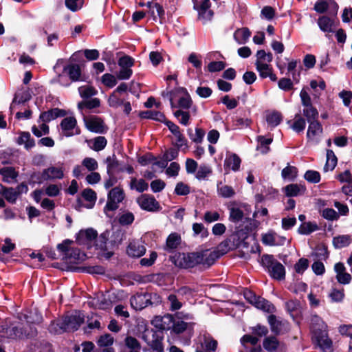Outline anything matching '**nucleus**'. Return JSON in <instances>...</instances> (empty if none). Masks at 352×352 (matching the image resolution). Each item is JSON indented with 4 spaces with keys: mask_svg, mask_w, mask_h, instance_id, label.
Masks as SVG:
<instances>
[{
    "mask_svg": "<svg viewBox=\"0 0 352 352\" xmlns=\"http://www.w3.org/2000/svg\"><path fill=\"white\" fill-rule=\"evenodd\" d=\"M318 230H319V227L316 222L308 221L300 225L298 232L302 235H309Z\"/></svg>",
    "mask_w": 352,
    "mask_h": 352,
    "instance_id": "nucleus-33",
    "label": "nucleus"
},
{
    "mask_svg": "<svg viewBox=\"0 0 352 352\" xmlns=\"http://www.w3.org/2000/svg\"><path fill=\"white\" fill-rule=\"evenodd\" d=\"M98 237V232L92 228L81 229L76 234V242L80 245H90Z\"/></svg>",
    "mask_w": 352,
    "mask_h": 352,
    "instance_id": "nucleus-6",
    "label": "nucleus"
},
{
    "mask_svg": "<svg viewBox=\"0 0 352 352\" xmlns=\"http://www.w3.org/2000/svg\"><path fill=\"white\" fill-rule=\"evenodd\" d=\"M66 114L67 112L64 109L53 108L48 111L41 113L39 116V120L43 122L47 123L57 118L64 117L66 116Z\"/></svg>",
    "mask_w": 352,
    "mask_h": 352,
    "instance_id": "nucleus-13",
    "label": "nucleus"
},
{
    "mask_svg": "<svg viewBox=\"0 0 352 352\" xmlns=\"http://www.w3.org/2000/svg\"><path fill=\"white\" fill-rule=\"evenodd\" d=\"M165 125L168 128L170 131L177 138V144H183L187 146V140L181 133L179 127L170 120L165 122Z\"/></svg>",
    "mask_w": 352,
    "mask_h": 352,
    "instance_id": "nucleus-23",
    "label": "nucleus"
},
{
    "mask_svg": "<svg viewBox=\"0 0 352 352\" xmlns=\"http://www.w3.org/2000/svg\"><path fill=\"white\" fill-rule=\"evenodd\" d=\"M309 267V260L300 258L294 265V270L296 273L302 274Z\"/></svg>",
    "mask_w": 352,
    "mask_h": 352,
    "instance_id": "nucleus-63",
    "label": "nucleus"
},
{
    "mask_svg": "<svg viewBox=\"0 0 352 352\" xmlns=\"http://www.w3.org/2000/svg\"><path fill=\"white\" fill-rule=\"evenodd\" d=\"M261 265L266 270L270 276L277 280L285 278V268L272 254H265L261 257Z\"/></svg>",
    "mask_w": 352,
    "mask_h": 352,
    "instance_id": "nucleus-3",
    "label": "nucleus"
},
{
    "mask_svg": "<svg viewBox=\"0 0 352 352\" xmlns=\"http://www.w3.org/2000/svg\"><path fill=\"white\" fill-rule=\"evenodd\" d=\"M315 340L317 346L323 352H332V340L328 338L327 333H324V332L322 331H320L319 332H316Z\"/></svg>",
    "mask_w": 352,
    "mask_h": 352,
    "instance_id": "nucleus-12",
    "label": "nucleus"
},
{
    "mask_svg": "<svg viewBox=\"0 0 352 352\" xmlns=\"http://www.w3.org/2000/svg\"><path fill=\"white\" fill-rule=\"evenodd\" d=\"M283 190L286 197H293L304 195L307 188L305 184H290L285 186Z\"/></svg>",
    "mask_w": 352,
    "mask_h": 352,
    "instance_id": "nucleus-14",
    "label": "nucleus"
},
{
    "mask_svg": "<svg viewBox=\"0 0 352 352\" xmlns=\"http://www.w3.org/2000/svg\"><path fill=\"white\" fill-rule=\"evenodd\" d=\"M156 161H157V157L151 152H147L144 155L138 157V162L142 166H146L152 162L153 164Z\"/></svg>",
    "mask_w": 352,
    "mask_h": 352,
    "instance_id": "nucleus-56",
    "label": "nucleus"
},
{
    "mask_svg": "<svg viewBox=\"0 0 352 352\" xmlns=\"http://www.w3.org/2000/svg\"><path fill=\"white\" fill-rule=\"evenodd\" d=\"M48 331L50 333L53 334H61L62 333L65 332L63 330L62 320L51 321L48 327Z\"/></svg>",
    "mask_w": 352,
    "mask_h": 352,
    "instance_id": "nucleus-48",
    "label": "nucleus"
},
{
    "mask_svg": "<svg viewBox=\"0 0 352 352\" xmlns=\"http://www.w3.org/2000/svg\"><path fill=\"white\" fill-rule=\"evenodd\" d=\"M81 98L84 100L89 99L97 94V90L92 86H81L78 88Z\"/></svg>",
    "mask_w": 352,
    "mask_h": 352,
    "instance_id": "nucleus-42",
    "label": "nucleus"
},
{
    "mask_svg": "<svg viewBox=\"0 0 352 352\" xmlns=\"http://www.w3.org/2000/svg\"><path fill=\"white\" fill-rule=\"evenodd\" d=\"M309 126L307 132V138L311 139L318 133H322L323 128L321 123L316 120L308 121Z\"/></svg>",
    "mask_w": 352,
    "mask_h": 352,
    "instance_id": "nucleus-29",
    "label": "nucleus"
},
{
    "mask_svg": "<svg viewBox=\"0 0 352 352\" xmlns=\"http://www.w3.org/2000/svg\"><path fill=\"white\" fill-rule=\"evenodd\" d=\"M93 146L91 148L97 152L103 150L107 144V140L104 136H98L93 140Z\"/></svg>",
    "mask_w": 352,
    "mask_h": 352,
    "instance_id": "nucleus-50",
    "label": "nucleus"
},
{
    "mask_svg": "<svg viewBox=\"0 0 352 352\" xmlns=\"http://www.w3.org/2000/svg\"><path fill=\"white\" fill-rule=\"evenodd\" d=\"M164 320H168V324H170L173 322V316L170 314H166L163 317L157 316L154 318V319L151 321V324L157 329H158L161 333L166 329H169L170 327H166L164 324H163V321Z\"/></svg>",
    "mask_w": 352,
    "mask_h": 352,
    "instance_id": "nucleus-22",
    "label": "nucleus"
},
{
    "mask_svg": "<svg viewBox=\"0 0 352 352\" xmlns=\"http://www.w3.org/2000/svg\"><path fill=\"white\" fill-rule=\"evenodd\" d=\"M318 25L320 29L324 32H333V26L334 25V19L328 16H320L318 19Z\"/></svg>",
    "mask_w": 352,
    "mask_h": 352,
    "instance_id": "nucleus-26",
    "label": "nucleus"
},
{
    "mask_svg": "<svg viewBox=\"0 0 352 352\" xmlns=\"http://www.w3.org/2000/svg\"><path fill=\"white\" fill-rule=\"evenodd\" d=\"M124 344L127 348L131 349V351H138L141 349L140 342L135 337L131 336H127L125 338Z\"/></svg>",
    "mask_w": 352,
    "mask_h": 352,
    "instance_id": "nucleus-51",
    "label": "nucleus"
},
{
    "mask_svg": "<svg viewBox=\"0 0 352 352\" xmlns=\"http://www.w3.org/2000/svg\"><path fill=\"white\" fill-rule=\"evenodd\" d=\"M313 255L320 260L326 261L329 255L327 245L323 243L317 245Z\"/></svg>",
    "mask_w": 352,
    "mask_h": 352,
    "instance_id": "nucleus-36",
    "label": "nucleus"
},
{
    "mask_svg": "<svg viewBox=\"0 0 352 352\" xmlns=\"http://www.w3.org/2000/svg\"><path fill=\"white\" fill-rule=\"evenodd\" d=\"M177 148H169L166 150L163 155L160 157L161 160L156 161L153 165L157 166L161 168H166L168 162L175 160L179 156V148L183 146V144H176Z\"/></svg>",
    "mask_w": 352,
    "mask_h": 352,
    "instance_id": "nucleus-7",
    "label": "nucleus"
},
{
    "mask_svg": "<svg viewBox=\"0 0 352 352\" xmlns=\"http://www.w3.org/2000/svg\"><path fill=\"white\" fill-rule=\"evenodd\" d=\"M304 178L309 183L317 184L320 182L321 177L319 172L313 170H308L305 172Z\"/></svg>",
    "mask_w": 352,
    "mask_h": 352,
    "instance_id": "nucleus-49",
    "label": "nucleus"
},
{
    "mask_svg": "<svg viewBox=\"0 0 352 352\" xmlns=\"http://www.w3.org/2000/svg\"><path fill=\"white\" fill-rule=\"evenodd\" d=\"M255 66L256 70L259 73L260 77L263 79L267 78L270 74V71L272 70V66L267 63L256 62Z\"/></svg>",
    "mask_w": 352,
    "mask_h": 352,
    "instance_id": "nucleus-45",
    "label": "nucleus"
},
{
    "mask_svg": "<svg viewBox=\"0 0 352 352\" xmlns=\"http://www.w3.org/2000/svg\"><path fill=\"white\" fill-rule=\"evenodd\" d=\"M197 11L198 12V19L203 21V24L211 21L214 15V12L210 8L199 9Z\"/></svg>",
    "mask_w": 352,
    "mask_h": 352,
    "instance_id": "nucleus-46",
    "label": "nucleus"
},
{
    "mask_svg": "<svg viewBox=\"0 0 352 352\" xmlns=\"http://www.w3.org/2000/svg\"><path fill=\"white\" fill-rule=\"evenodd\" d=\"M212 170L210 166L203 164L199 166V168L196 173L195 177L198 180L205 179L206 177L208 175L212 174Z\"/></svg>",
    "mask_w": 352,
    "mask_h": 352,
    "instance_id": "nucleus-61",
    "label": "nucleus"
},
{
    "mask_svg": "<svg viewBox=\"0 0 352 352\" xmlns=\"http://www.w3.org/2000/svg\"><path fill=\"white\" fill-rule=\"evenodd\" d=\"M267 321L270 326L271 331L276 335L283 334L289 331V323L286 320H278L274 314L267 317Z\"/></svg>",
    "mask_w": 352,
    "mask_h": 352,
    "instance_id": "nucleus-8",
    "label": "nucleus"
},
{
    "mask_svg": "<svg viewBox=\"0 0 352 352\" xmlns=\"http://www.w3.org/2000/svg\"><path fill=\"white\" fill-rule=\"evenodd\" d=\"M221 182L217 184V192L219 196L223 198H230L235 195V191L230 186L225 185L220 186Z\"/></svg>",
    "mask_w": 352,
    "mask_h": 352,
    "instance_id": "nucleus-37",
    "label": "nucleus"
},
{
    "mask_svg": "<svg viewBox=\"0 0 352 352\" xmlns=\"http://www.w3.org/2000/svg\"><path fill=\"white\" fill-rule=\"evenodd\" d=\"M19 136L17 138L16 142L19 145H23L24 148L27 151L30 150L35 146V140L31 137L28 131H19Z\"/></svg>",
    "mask_w": 352,
    "mask_h": 352,
    "instance_id": "nucleus-16",
    "label": "nucleus"
},
{
    "mask_svg": "<svg viewBox=\"0 0 352 352\" xmlns=\"http://www.w3.org/2000/svg\"><path fill=\"white\" fill-rule=\"evenodd\" d=\"M279 342L276 338L274 336L267 337L264 339L263 346L264 349L268 351H273L277 349Z\"/></svg>",
    "mask_w": 352,
    "mask_h": 352,
    "instance_id": "nucleus-41",
    "label": "nucleus"
},
{
    "mask_svg": "<svg viewBox=\"0 0 352 352\" xmlns=\"http://www.w3.org/2000/svg\"><path fill=\"white\" fill-rule=\"evenodd\" d=\"M169 260L178 268L188 270L200 265L202 255L197 252H177Z\"/></svg>",
    "mask_w": 352,
    "mask_h": 352,
    "instance_id": "nucleus-2",
    "label": "nucleus"
},
{
    "mask_svg": "<svg viewBox=\"0 0 352 352\" xmlns=\"http://www.w3.org/2000/svg\"><path fill=\"white\" fill-rule=\"evenodd\" d=\"M318 114L317 109L314 105L305 107L302 109V115L307 122L318 119Z\"/></svg>",
    "mask_w": 352,
    "mask_h": 352,
    "instance_id": "nucleus-39",
    "label": "nucleus"
},
{
    "mask_svg": "<svg viewBox=\"0 0 352 352\" xmlns=\"http://www.w3.org/2000/svg\"><path fill=\"white\" fill-rule=\"evenodd\" d=\"M32 98L31 94L30 92V90H25L23 91L20 96L17 95L16 94L14 95V97L12 100V102L10 107V109L12 110V104L14 103L17 104H23L29 100H30Z\"/></svg>",
    "mask_w": 352,
    "mask_h": 352,
    "instance_id": "nucleus-38",
    "label": "nucleus"
},
{
    "mask_svg": "<svg viewBox=\"0 0 352 352\" xmlns=\"http://www.w3.org/2000/svg\"><path fill=\"white\" fill-rule=\"evenodd\" d=\"M81 195L85 199V201L91 202L92 204L91 206H89L88 208H92L97 199L96 192L91 188H87L82 191Z\"/></svg>",
    "mask_w": 352,
    "mask_h": 352,
    "instance_id": "nucleus-47",
    "label": "nucleus"
},
{
    "mask_svg": "<svg viewBox=\"0 0 352 352\" xmlns=\"http://www.w3.org/2000/svg\"><path fill=\"white\" fill-rule=\"evenodd\" d=\"M140 207L148 212L159 211L162 208L155 197L149 194H143L137 199Z\"/></svg>",
    "mask_w": 352,
    "mask_h": 352,
    "instance_id": "nucleus-5",
    "label": "nucleus"
},
{
    "mask_svg": "<svg viewBox=\"0 0 352 352\" xmlns=\"http://www.w3.org/2000/svg\"><path fill=\"white\" fill-rule=\"evenodd\" d=\"M241 160L236 153H229L224 161V168L232 169L233 171H237L240 168Z\"/></svg>",
    "mask_w": 352,
    "mask_h": 352,
    "instance_id": "nucleus-19",
    "label": "nucleus"
},
{
    "mask_svg": "<svg viewBox=\"0 0 352 352\" xmlns=\"http://www.w3.org/2000/svg\"><path fill=\"white\" fill-rule=\"evenodd\" d=\"M256 308L265 312L272 314L276 311L275 306L269 300L258 296L253 305Z\"/></svg>",
    "mask_w": 352,
    "mask_h": 352,
    "instance_id": "nucleus-24",
    "label": "nucleus"
},
{
    "mask_svg": "<svg viewBox=\"0 0 352 352\" xmlns=\"http://www.w3.org/2000/svg\"><path fill=\"white\" fill-rule=\"evenodd\" d=\"M235 205L236 201H232L230 202V206H228L230 210L229 220L232 223H236L242 221L244 217V213L240 208L232 206Z\"/></svg>",
    "mask_w": 352,
    "mask_h": 352,
    "instance_id": "nucleus-28",
    "label": "nucleus"
},
{
    "mask_svg": "<svg viewBox=\"0 0 352 352\" xmlns=\"http://www.w3.org/2000/svg\"><path fill=\"white\" fill-rule=\"evenodd\" d=\"M1 186L3 189V194L6 199L11 204L15 203L16 200L18 197L16 191L12 188H6L3 186Z\"/></svg>",
    "mask_w": 352,
    "mask_h": 352,
    "instance_id": "nucleus-54",
    "label": "nucleus"
},
{
    "mask_svg": "<svg viewBox=\"0 0 352 352\" xmlns=\"http://www.w3.org/2000/svg\"><path fill=\"white\" fill-rule=\"evenodd\" d=\"M199 252L202 255V261L200 265L201 264L207 268L211 267L220 257V254L217 251L208 252V250H206L199 251Z\"/></svg>",
    "mask_w": 352,
    "mask_h": 352,
    "instance_id": "nucleus-18",
    "label": "nucleus"
},
{
    "mask_svg": "<svg viewBox=\"0 0 352 352\" xmlns=\"http://www.w3.org/2000/svg\"><path fill=\"white\" fill-rule=\"evenodd\" d=\"M0 175H1L3 178H10L15 179L19 176V173L16 171L14 167L10 166L1 168Z\"/></svg>",
    "mask_w": 352,
    "mask_h": 352,
    "instance_id": "nucleus-60",
    "label": "nucleus"
},
{
    "mask_svg": "<svg viewBox=\"0 0 352 352\" xmlns=\"http://www.w3.org/2000/svg\"><path fill=\"white\" fill-rule=\"evenodd\" d=\"M283 119L282 113L278 111H273L266 116V122L272 129L279 125Z\"/></svg>",
    "mask_w": 352,
    "mask_h": 352,
    "instance_id": "nucleus-30",
    "label": "nucleus"
},
{
    "mask_svg": "<svg viewBox=\"0 0 352 352\" xmlns=\"http://www.w3.org/2000/svg\"><path fill=\"white\" fill-rule=\"evenodd\" d=\"M36 177V182L38 184H42L45 181L52 180V176H50V170L47 168L44 169L42 173L40 174L39 173H34L31 175V178Z\"/></svg>",
    "mask_w": 352,
    "mask_h": 352,
    "instance_id": "nucleus-55",
    "label": "nucleus"
},
{
    "mask_svg": "<svg viewBox=\"0 0 352 352\" xmlns=\"http://www.w3.org/2000/svg\"><path fill=\"white\" fill-rule=\"evenodd\" d=\"M298 170L296 166L288 165L282 170L281 176L284 179L294 182L298 176Z\"/></svg>",
    "mask_w": 352,
    "mask_h": 352,
    "instance_id": "nucleus-35",
    "label": "nucleus"
},
{
    "mask_svg": "<svg viewBox=\"0 0 352 352\" xmlns=\"http://www.w3.org/2000/svg\"><path fill=\"white\" fill-rule=\"evenodd\" d=\"M65 6L72 12L80 10L84 4V0H65Z\"/></svg>",
    "mask_w": 352,
    "mask_h": 352,
    "instance_id": "nucleus-62",
    "label": "nucleus"
},
{
    "mask_svg": "<svg viewBox=\"0 0 352 352\" xmlns=\"http://www.w3.org/2000/svg\"><path fill=\"white\" fill-rule=\"evenodd\" d=\"M63 73L67 74L72 82L83 81L82 70L78 64L70 63L63 67Z\"/></svg>",
    "mask_w": 352,
    "mask_h": 352,
    "instance_id": "nucleus-11",
    "label": "nucleus"
},
{
    "mask_svg": "<svg viewBox=\"0 0 352 352\" xmlns=\"http://www.w3.org/2000/svg\"><path fill=\"white\" fill-rule=\"evenodd\" d=\"M77 125V120L73 116L66 117L61 120L60 124L64 135L67 137L73 135V133L69 132L73 130Z\"/></svg>",
    "mask_w": 352,
    "mask_h": 352,
    "instance_id": "nucleus-21",
    "label": "nucleus"
},
{
    "mask_svg": "<svg viewBox=\"0 0 352 352\" xmlns=\"http://www.w3.org/2000/svg\"><path fill=\"white\" fill-rule=\"evenodd\" d=\"M61 320L63 330L65 332H74L77 331L80 325L84 323L85 316L80 311H76L74 314L63 315Z\"/></svg>",
    "mask_w": 352,
    "mask_h": 352,
    "instance_id": "nucleus-4",
    "label": "nucleus"
},
{
    "mask_svg": "<svg viewBox=\"0 0 352 352\" xmlns=\"http://www.w3.org/2000/svg\"><path fill=\"white\" fill-rule=\"evenodd\" d=\"M306 126V120L299 113L295 115V121L292 125V128L297 133L303 131Z\"/></svg>",
    "mask_w": 352,
    "mask_h": 352,
    "instance_id": "nucleus-43",
    "label": "nucleus"
},
{
    "mask_svg": "<svg viewBox=\"0 0 352 352\" xmlns=\"http://www.w3.org/2000/svg\"><path fill=\"white\" fill-rule=\"evenodd\" d=\"M331 0H318L314 5V10L320 14H323L329 9Z\"/></svg>",
    "mask_w": 352,
    "mask_h": 352,
    "instance_id": "nucleus-58",
    "label": "nucleus"
},
{
    "mask_svg": "<svg viewBox=\"0 0 352 352\" xmlns=\"http://www.w3.org/2000/svg\"><path fill=\"white\" fill-rule=\"evenodd\" d=\"M278 88L284 91L294 89V82L289 78H281L278 82Z\"/></svg>",
    "mask_w": 352,
    "mask_h": 352,
    "instance_id": "nucleus-59",
    "label": "nucleus"
},
{
    "mask_svg": "<svg viewBox=\"0 0 352 352\" xmlns=\"http://www.w3.org/2000/svg\"><path fill=\"white\" fill-rule=\"evenodd\" d=\"M146 252V248L138 241H133L129 243L126 248V253L131 257H141Z\"/></svg>",
    "mask_w": 352,
    "mask_h": 352,
    "instance_id": "nucleus-17",
    "label": "nucleus"
},
{
    "mask_svg": "<svg viewBox=\"0 0 352 352\" xmlns=\"http://www.w3.org/2000/svg\"><path fill=\"white\" fill-rule=\"evenodd\" d=\"M149 294H136L130 299L131 307L135 310H142L146 307V302L148 300Z\"/></svg>",
    "mask_w": 352,
    "mask_h": 352,
    "instance_id": "nucleus-15",
    "label": "nucleus"
},
{
    "mask_svg": "<svg viewBox=\"0 0 352 352\" xmlns=\"http://www.w3.org/2000/svg\"><path fill=\"white\" fill-rule=\"evenodd\" d=\"M338 164V158L331 149H327V160L324 166V171L327 172L330 168L333 170Z\"/></svg>",
    "mask_w": 352,
    "mask_h": 352,
    "instance_id": "nucleus-34",
    "label": "nucleus"
},
{
    "mask_svg": "<svg viewBox=\"0 0 352 352\" xmlns=\"http://www.w3.org/2000/svg\"><path fill=\"white\" fill-rule=\"evenodd\" d=\"M100 105V100L98 98H89L83 100L78 103V109L80 111H82L86 109L91 110L99 107Z\"/></svg>",
    "mask_w": 352,
    "mask_h": 352,
    "instance_id": "nucleus-31",
    "label": "nucleus"
},
{
    "mask_svg": "<svg viewBox=\"0 0 352 352\" xmlns=\"http://www.w3.org/2000/svg\"><path fill=\"white\" fill-rule=\"evenodd\" d=\"M84 122L86 128L93 133H104L105 132V129L107 128L105 126L103 120L96 116H92L89 118L85 117Z\"/></svg>",
    "mask_w": 352,
    "mask_h": 352,
    "instance_id": "nucleus-9",
    "label": "nucleus"
},
{
    "mask_svg": "<svg viewBox=\"0 0 352 352\" xmlns=\"http://www.w3.org/2000/svg\"><path fill=\"white\" fill-rule=\"evenodd\" d=\"M135 60L129 55H124L118 59V64L122 68H131L134 65Z\"/></svg>",
    "mask_w": 352,
    "mask_h": 352,
    "instance_id": "nucleus-64",
    "label": "nucleus"
},
{
    "mask_svg": "<svg viewBox=\"0 0 352 352\" xmlns=\"http://www.w3.org/2000/svg\"><path fill=\"white\" fill-rule=\"evenodd\" d=\"M352 243V236L349 234H343L334 236L332 243L336 249H341L349 246Z\"/></svg>",
    "mask_w": 352,
    "mask_h": 352,
    "instance_id": "nucleus-25",
    "label": "nucleus"
},
{
    "mask_svg": "<svg viewBox=\"0 0 352 352\" xmlns=\"http://www.w3.org/2000/svg\"><path fill=\"white\" fill-rule=\"evenodd\" d=\"M109 232L108 230L102 232L99 236L95 239L96 249L102 251V256L106 259H109L113 256L114 252L113 251H108L107 241L109 240Z\"/></svg>",
    "mask_w": 352,
    "mask_h": 352,
    "instance_id": "nucleus-10",
    "label": "nucleus"
},
{
    "mask_svg": "<svg viewBox=\"0 0 352 352\" xmlns=\"http://www.w3.org/2000/svg\"><path fill=\"white\" fill-rule=\"evenodd\" d=\"M124 197L125 195L124 190L119 187L112 188L108 193V198H111V199L118 202H122Z\"/></svg>",
    "mask_w": 352,
    "mask_h": 352,
    "instance_id": "nucleus-44",
    "label": "nucleus"
},
{
    "mask_svg": "<svg viewBox=\"0 0 352 352\" xmlns=\"http://www.w3.org/2000/svg\"><path fill=\"white\" fill-rule=\"evenodd\" d=\"M101 81L104 86L109 88H113L118 82L116 78L113 74L109 73L102 75Z\"/></svg>",
    "mask_w": 352,
    "mask_h": 352,
    "instance_id": "nucleus-57",
    "label": "nucleus"
},
{
    "mask_svg": "<svg viewBox=\"0 0 352 352\" xmlns=\"http://www.w3.org/2000/svg\"><path fill=\"white\" fill-rule=\"evenodd\" d=\"M130 187L131 189L135 188L139 192H143L148 190V184L143 179H140L138 181L136 178H132Z\"/></svg>",
    "mask_w": 352,
    "mask_h": 352,
    "instance_id": "nucleus-40",
    "label": "nucleus"
},
{
    "mask_svg": "<svg viewBox=\"0 0 352 352\" xmlns=\"http://www.w3.org/2000/svg\"><path fill=\"white\" fill-rule=\"evenodd\" d=\"M251 36V32L248 28L237 29L234 33V38L239 44L245 43Z\"/></svg>",
    "mask_w": 352,
    "mask_h": 352,
    "instance_id": "nucleus-32",
    "label": "nucleus"
},
{
    "mask_svg": "<svg viewBox=\"0 0 352 352\" xmlns=\"http://www.w3.org/2000/svg\"><path fill=\"white\" fill-rule=\"evenodd\" d=\"M182 241L181 236L177 232L170 234L166 241L165 250L168 252L177 248Z\"/></svg>",
    "mask_w": 352,
    "mask_h": 352,
    "instance_id": "nucleus-27",
    "label": "nucleus"
},
{
    "mask_svg": "<svg viewBox=\"0 0 352 352\" xmlns=\"http://www.w3.org/2000/svg\"><path fill=\"white\" fill-rule=\"evenodd\" d=\"M139 116L142 119L153 120L157 122H163L164 124L166 121L168 120L166 119V116L164 115V113L154 110L140 111L139 113Z\"/></svg>",
    "mask_w": 352,
    "mask_h": 352,
    "instance_id": "nucleus-20",
    "label": "nucleus"
},
{
    "mask_svg": "<svg viewBox=\"0 0 352 352\" xmlns=\"http://www.w3.org/2000/svg\"><path fill=\"white\" fill-rule=\"evenodd\" d=\"M124 237V233L122 230H118L113 232L111 236V241H109L111 248H113V247L118 246L121 244Z\"/></svg>",
    "mask_w": 352,
    "mask_h": 352,
    "instance_id": "nucleus-52",
    "label": "nucleus"
},
{
    "mask_svg": "<svg viewBox=\"0 0 352 352\" xmlns=\"http://www.w3.org/2000/svg\"><path fill=\"white\" fill-rule=\"evenodd\" d=\"M113 337L109 333H105L100 336L97 344L100 347H109L113 344Z\"/></svg>",
    "mask_w": 352,
    "mask_h": 352,
    "instance_id": "nucleus-53",
    "label": "nucleus"
},
{
    "mask_svg": "<svg viewBox=\"0 0 352 352\" xmlns=\"http://www.w3.org/2000/svg\"><path fill=\"white\" fill-rule=\"evenodd\" d=\"M24 318L26 320V324H21L20 326L12 327V333L10 334V339H31L37 336L38 331L34 324L42 322V316L36 314L35 319H32L31 316L28 315H25Z\"/></svg>",
    "mask_w": 352,
    "mask_h": 352,
    "instance_id": "nucleus-1",
    "label": "nucleus"
}]
</instances>
